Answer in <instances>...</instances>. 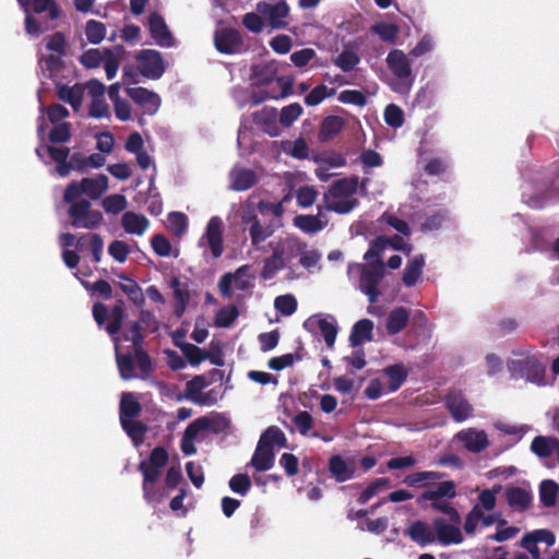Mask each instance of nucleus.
Instances as JSON below:
<instances>
[{
  "mask_svg": "<svg viewBox=\"0 0 559 559\" xmlns=\"http://www.w3.org/2000/svg\"><path fill=\"white\" fill-rule=\"evenodd\" d=\"M373 259L367 260L368 264H354L348 266V275L352 276L354 273L360 274L359 287L360 290L366 294L370 302H374L378 298L377 286L383 277V264L380 261L372 262Z\"/></svg>",
  "mask_w": 559,
  "mask_h": 559,
  "instance_id": "10",
  "label": "nucleus"
},
{
  "mask_svg": "<svg viewBox=\"0 0 559 559\" xmlns=\"http://www.w3.org/2000/svg\"><path fill=\"white\" fill-rule=\"evenodd\" d=\"M93 316L98 325L104 324L108 319L109 322L106 325V330L110 335H114L120 329L123 311L120 306H116L111 313L108 314L107 308L104 305L96 304L93 308Z\"/></svg>",
  "mask_w": 559,
  "mask_h": 559,
  "instance_id": "25",
  "label": "nucleus"
},
{
  "mask_svg": "<svg viewBox=\"0 0 559 559\" xmlns=\"http://www.w3.org/2000/svg\"><path fill=\"white\" fill-rule=\"evenodd\" d=\"M456 439L471 452H480L489 444L485 430L467 428L456 435Z\"/></svg>",
  "mask_w": 559,
  "mask_h": 559,
  "instance_id": "27",
  "label": "nucleus"
},
{
  "mask_svg": "<svg viewBox=\"0 0 559 559\" xmlns=\"http://www.w3.org/2000/svg\"><path fill=\"white\" fill-rule=\"evenodd\" d=\"M255 272L250 265H242L234 273L224 274L217 287L225 298H243L251 294L254 287Z\"/></svg>",
  "mask_w": 559,
  "mask_h": 559,
  "instance_id": "6",
  "label": "nucleus"
},
{
  "mask_svg": "<svg viewBox=\"0 0 559 559\" xmlns=\"http://www.w3.org/2000/svg\"><path fill=\"white\" fill-rule=\"evenodd\" d=\"M357 189V177L344 178L336 181L324 195L326 209L338 214L350 212L357 205L355 198Z\"/></svg>",
  "mask_w": 559,
  "mask_h": 559,
  "instance_id": "5",
  "label": "nucleus"
},
{
  "mask_svg": "<svg viewBox=\"0 0 559 559\" xmlns=\"http://www.w3.org/2000/svg\"><path fill=\"white\" fill-rule=\"evenodd\" d=\"M207 385L209 382L204 376H197L187 383L186 394L191 401L202 403L201 392Z\"/></svg>",
  "mask_w": 559,
  "mask_h": 559,
  "instance_id": "58",
  "label": "nucleus"
},
{
  "mask_svg": "<svg viewBox=\"0 0 559 559\" xmlns=\"http://www.w3.org/2000/svg\"><path fill=\"white\" fill-rule=\"evenodd\" d=\"M289 199L290 194L288 193L277 203L260 201L255 204L253 201L247 200L243 204L239 205L238 214L241 224L249 234L251 245L257 250H263L264 242L275 231V226L271 223H263L259 214L271 213L275 217H281L284 213V202H287Z\"/></svg>",
  "mask_w": 559,
  "mask_h": 559,
  "instance_id": "1",
  "label": "nucleus"
},
{
  "mask_svg": "<svg viewBox=\"0 0 559 559\" xmlns=\"http://www.w3.org/2000/svg\"><path fill=\"white\" fill-rule=\"evenodd\" d=\"M70 136L71 131L69 122L53 124V128L49 132V141L51 144H40L36 148V154L43 162L57 163L56 171L61 177L68 176L71 171L72 167L67 163L70 151L67 147L56 146V144L68 142Z\"/></svg>",
  "mask_w": 559,
  "mask_h": 559,
  "instance_id": "2",
  "label": "nucleus"
},
{
  "mask_svg": "<svg viewBox=\"0 0 559 559\" xmlns=\"http://www.w3.org/2000/svg\"><path fill=\"white\" fill-rule=\"evenodd\" d=\"M121 61H122V51L121 50H106L104 52L102 63L104 64L106 78L108 80H111L116 76Z\"/></svg>",
  "mask_w": 559,
  "mask_h": 559,
  "instance_id": "54",
  "label": "nucleus"
},
{
  "mask_svg": "<svg viewBox=\"0 0 559 559\" xmlns=\"http://www.w3.org/2000/svg\"><path fill=\"white\" fill-rule=\"evenodd\" d=\"M424 265L425 259L423 255L411 259L403 273V283L408 287L414 286L421 276Z\"/></svg>",
  "mask_w": 559,
  "mask_h": 559,
  "instance_id": "46",
  "label": "nucleus"
},
{
  "mask_svg": "<svg viewBox=\"0 0 559 559\" xmlns=\"http://www.w3.org/2000/svg\"><path fill=\"white\" fill-rule=\"evenodd\" d=\"M166 227L177 237H181L188 227V217L183 213L173 212L167 216Z\"/></svg>",
  "mask_w": 559,
  "mask_h": 559,
  "instance_id": "57",
  "label": "nucleus"
},
{
  "mask_svg": "<svg viewBox=\"0 0 559 559\" xmlns=\"http://www.w3.org/2000/svg\"><path fill=\"white\" fill-rule=\"evenodd\" d=\"M119 288L129 297V299L135 305H142L144 301V295L140 286L131 278L119 275L118 276Z\"/></svg>",
  "mask_w": 559,
  "mask_h": 559,
  "instance_id": "49",
  "label": "nucleus"
},
{
  "mask_svg": "<svg viewBox=\"0 0 559 559\" xmlns=\"http://www.w3.org/2000/svg\"><path fill=\"white\" fill-rule=\"evenodd\" d=\"M238 314L239 312L236 306H225L217 311L214 323L218 328H228L236 321Z\"/></svg>",
  "mask_w": 559,
  "mask_h": 559,
  "instance_id": "60",
  "label": "nucleus"
},
{
  "mask_svg": "<svg viewBox=\"0 0 559 559\" xmlns=\"http://www.w3.org/2000/svg\"><path fill=\"white\" fill-rule=\"evenodd\" d=\"M170 286L173 288L174 298L176 301L175 311L178 316H181L190 301V292L188 289L187 283L181 282L177 277H173L170 281Z\"/></svg>",
  "mask_w": 559,
  "mask_h": 559,
  "instance_id": "42",
  "label": "nucleus"
},
{
  "mask_svg": "<svg viewBox=\"0 0 559 559\" xmlns=\"http://www.w3.org/2000/svg\"><path fill=\"white\" fill-rule=\"evenodd\" d=\"M25 11V29L33 36L47 31L59 11L53 0H17Z\"/></svg>",
  "mask_w": 559,
  "mask_h": 559,
  "instance_id": "3",
  "label": "nucleus"
},
{
  "mask_svg": "<svg viewBox=\"0 0 559 559\" xmlns=\"http://www.w3.org/2000/svg\"><path fill=\"white\" fill-rule=\"evenodd\" d=\"M215 46L223 53H235L241 48L240 35L230 28L217 29L214 37Z\"/></svg>",
  "mask_w": 559,
  "mask_h": 559,
  "instance_id": "30",
  "label": "nucleus"
},
{
  "mask_svg": "<svg viewBox=\"0 0 559 559\" xmlns=\"http://www.w3.org/2000/svg\"><path fill=\"white\" fill-rule=\"evenodd\" d=\"M335 88H329L324 84L313 87L305 97V104L309 107H314L321 104L324 99L335 95Z\"/></svg>",
  "mask_w": 559,
  "mask_h": 559,
  "instance_id": "56",
  "label": "nucleus"
},
{
  "mask_svg": "<svg viewBox=\"0 0 559 559\" xmlns=\"http://www.w3.org/2000/svg\"><path fill=\"white\" fill-rule=\"evenodd\" d=\"M406 535L420 547H426L436 542L433 525L424 521L413 522L406 530Z\"/></svg>",
  "mask_w": 559,
  "mask_h": 559,
  "instance_id": "29",
  "label": "nucleus"
},
{
  "mask_svg": "<svg viewBox=\"0 0 559 559\" xmlns=\"http://www.w3.org/2000/svg\"><path fill=\"white\" fill-rule=\"evenodd\" d=\"M294 225L307 234H314L328 225V218L319 211L318 215H297Z\"/></svg>",
  "mask_w": 559,
  "mask_h": 559,
  "instance_id": "33",
  "label": "nucleus"
},
{
  "mask_svg": "<svg viewBox=\"0 0 559 559\" xmlns=\"http://www.w3.org/2000/svg\"><path fill=\"white\" fill-rule=\"evenodd\" d=\"M445 516H438L432 521L436 542L442 546L459 545L463 542L461 530L462 519L455 509L443 512Z\"/></svg>",
  "mask_w": 559,
  "mask_h": 559,
  "instance_id": "9",
  "label": "nucleus"
},
{
  "mask_svg": "<svg viewBox=\"0 0 559 559\" xmlns=\"http://www.w3.org/2000/svg\"><path fill=\"white\" fill-rule=\"evenodd\" d=\"M390 246L393 249L405 251L407 254L411 252L409 246L400 237L385 238L379 237L377 238L369 247L367 252L364 255L365 260L378 259L380 254Z\"/></svg>",
  "mask_w": 559,
  "mask_h": 559,
  "instance_id": "31",
  "label": "nucleus"
},
{
  "mask_svg": "<svg viewBox=\"0 0 559 559\" xmlns=\"http://www.w3.org/2000/svg\"><path fill=\"white\" fill-rule=\"evenodd\" d=\"M229 189L246 191L258 182V175L249 168L235 166L229 171Z\"/></svg>",
  "mask_w": 559,
  "mask_h": 559,
  "instance_id": "26",
  "label": "nucleus"
},
{
  "mask_svg": "<svg viewBox=\"0 0 559 559\" xmlns=\"http://www.w3.org/2000/svg\"><path fill=\"white\" fill-rule=\"evenodd\" d=\"M390 487V481L386 478H378L372 481L359 496L358 502L365 504L378 493L386 490Z\"/></svg>",
  "mask_w": 559,
  "mask_h": 559,
  "instance_id": "62",
  "label": "nucleus"
},
{
  "mask_svg": "<svg viewBox=\"0 0 559 559\" xmlns=\"http://www.w3.org/2000/svg\"><path fill=\"white\" fill-rule=\"evenodd\" d=\"M330 472L337 481H345L354 475L355 461L353 459L345 460L340 455H334L330 460Z\"/></svg>",
  "mask_w": 559,
  "mask_h": 559,
  "instance_id": "34",
  "label": "nucleus"
},
{
  "mask_svg": "<svg viewBox=\"0 0 559 559\" xmlns=\"http://www.w3.org/2000/svg\"><path fill=\"white\" fill-rule=\"evenodd\" d=\"M508 502L514 510H525L532 502V495L524 488L513 487L507 491Z\"/></svg>",
  "mask_w": 559,
  "mask_h": 559,
  "instance_id": "48",
  "label": "nucleus"
},
{
  "mask_svg": "<svg viewBox=\"0 0 559 559\" xmlns=\"http://www.w3.org/2000/svg\"><path fill=\"white\" fill-rule=\"evenodd\" d=\"M345 121L340 116H328L325 117L320 126L319 140L321 142H328L335 138L344 128Z\"/></svg>",
  "mask_w": 559,
  "mask_h": 559,
  "instance_id": "38",
  "label": "nucleus"
},
{
  "mask_svg": "<svg viewBox=\"0 0 559 559\" xmlns=\"http://www.w3.org/2000/svg\"><path fill=\"white\" fill-rule=\"evenodd\" d=\"M126 340L132 342V347L135 352V360L130 355H122L120 349V343L119 340L115 338L116 344V357H117V365L120 372V376L124 380H129L135 377L134 373V366L136 365L143 370H147L150 362L147 357L138 350V346L141 340V334L139 331V326L136 324H133L130 328V331L126 334Z\"/></svg>",
  "mask_w": 559,
  "mask_h": 559,
  "instance_id": "7",
  "label": "nucleus"
},
{
  "mask_svg": "<svg viewBox=\"0 0 559 559\" xmlns=\"http://www.w3.org/2000/svg\"><path fill=\"white\" fill-rule=\"evenodd\" d=\"M441 475L437 472H417L405 477L404 483L414 488L428 489L440 480Z\"/></svg>",
  "mask_w": 559,
  "mask_h": 559,
  "instance_id": "43",
  "label": "nucleus"
},
{
  "mask_svg": "<svg viewBox=\"0 0 559 559\" xmlns=\"http://www.w3.org/2000/svg\"><path fill=\"white\" fill-rule=\"evenodd\" d=\"M206 432L211 431L219 433L226 430L229 426V420L219 414L200 417Z\"/></svg>",
  "mask_w": 559,
  "mask_h": 559,
  "instance_id": "61",
  "label": "nucleus"
},
{
  "mask_svg": "<svg viewBox=\"0 0 559 559\" xmlns=\"http://www.w3.org/2000/svg\"><path fill=\"white\" fill-rule=\"evenodd\" d=\"M148 28L157 45L163 47H170L173 45L170 33L162 16L156 13L151 14L148 17Z\"/></svg>",
  "mask_w": 559,
  "mask_h": 559,
  "instance_id": "32",
  "label": "nucleus"
},
{
  "mask_svg": "<svg viewBox=\"0 0 559 559\" xmlns=\"http://www.w3.org/2000/svg\"><path fill=\"white\" fill-rule=\"evenodd\" d=\"M127 199L122 194L108 195L102 202L105 212L109 214L120 213L127 207Z\"/></svg>",
  "mask_w": 559,
  "mask_h": 559,
  "instance_id": "64",
  "label": "nucleus"
},
{
  "mask_svg": "<svg viewBox=\"0 0 559 559\" xmlns=\"http://www.w3.org/2000/svg\"><path fill=\"white\" fill-rule=\"evenodd\" d=\"M493 515H486L479 506H475L466 516L464 530L467 534H473L480 523L485 526H489L493 524Z\"/></svg>",
  "mask_w": 559,
  "mask_h": 559,
  "instance_id": "45",
  "label": "nucleus"
},
{
  "mask_svg": "<svg viewBox=\"0 0 559 559\" xmlns=\"http://www.w3.org/2000/svg\"><path fill=\"white\" fill-rule=\"evenodd\" d=\"M128 96L141 107L144 114L154 115L160 106L159 96L144 87H128Z\"/></svg>",
  "mask_w": 559,
  "mask_h": 559,
  "instance_id": "23",
  "label": "nucleus"
},
{
  "mask_svg": "<svg viewBox=\"0 0 559 559\" xmlns=\"http://www.w3.org/2000/svg\"><path fill=\"white\" fill-rule=\"evenodd\" d=\"M447 406L454 419L457 421L466 419L472 413L471 405L460 393L456 392L449 394Z\"/></svg>",
  "mask_w": 559,
  "mask_h": 559,
  "instance_id": "39",
  "label": "nucleus"
},
{
  "mask_svg": "<svg viewBox=\"0 0 559 559\" xmlns=\"http://www.w3.org/2000/svg\"><path fill=\"white\" fill-rule=\"evenodd\" d=\"M168 460L167 452L162 448H155L148 460L140 464V469L143 473V491L145 500L148 503L156 504L164 500L166 493L164 491L155 490L154 484L160 476L163 467Z\"/></svg>",
  "mask_w": 559,
  "mask_h": 559,
  "instance_id": "4",
  "label": "nucleus"
},
{
  "mask_svg": "<svg viewBox=\"0 0 559 559\" xmlns=\"http://www.w3.org/2000/svg\"><path fill=\"white\" fill-rule=\"evenodd\" d=\"M61 58L62 56L41 51L39 58V68L41 72L46 76L52 78L62 68Z\"/></svg>",
  "mask_w": 559,
  "mask_h": 559,
  "instance_id": "51",
  "label": "nucleus"
},
{
  "mask_svg": "<svg viewBox=\"0 0 559 559\" xmlns=\"http://www.w3.org/2000/svg\"><path fill=\"white\" fill-rule=\"evenodd\" d=\"M359 62L358 53L350 47H344L342 52L333 59V63L344 72L354 70Z\"/></svg>",
  "mask_w": 559,
  "mask_h": 559,
  "instance_id": "50",
  "label": "nucleus"
},
{
  "mask_svg": "<svg viewBox=\"0 0 559 559\" xmlns=\"http://www.w3.org/2000/svg\"><path fill=\"white\" fill-rule=\"evenodd\" d=\"M286 263H284L274 253L271 257L264 260L263 269L261 272V277L265 281L273 278L276 273L284 267H286Z\"/></svg>",
  "mask_w": 559,
  "mask_h": 559,
  "instance_id": "63",
  "label": "nucleus"
},
{
  "mask_svg": "<svg viewBox=\"0 0 559 559\" xmlns=\"http://www.w3.org/2000/svg\"><path fill=\"white\" fill-rule=\"evenodd\" d=\"M108 190V178L105 175H96L92 178H84L80 182H72L64 191L66 202H72L86 194L91 199H98Z\"/></svg>",
  "mask_w": 559,
  "mask_h": 559,
  "instance_id": "11",
  "label": "nucleus"
},
{
  "mask_svg": "<svg viewBox=\"0 0 559 559\" xmlns=\"http://www.w3.org/2000/svg\"><path fill=\"white\" fill-rule=\"evenodd\" d=\"M259 442L263 445H269L274 451L275 448H283L285 445L286 438L280 428L270 427L260 437Z\"/></svg>",
  "mask_w": 559,
  "mask_h": 559,
  "instance_id": "55",
  "label": "nucleus"
},
{
  "mask_svg": "<svg viewBox=\"0 0 559 559\" xmlns=\"http://www.w3.org/2000/svg\"><path fill=\"white\" fill-rule=\"evenodd\" d=\"M253 122L270 136H278L282 132L278 114L273 107H264L252 115Z\"/></svg>",
  "mask_w": 559,
  "mask_h": 559,
  "instance_id": "24",
  "label": "nucleus"
},
{
  "mask_svg": "<svg viewBox=\"0 0 559 559\" xmlns=\"http://www.w3.org/2000/svg\"><path fill=\"white\" fill-rule=\"evenodd\" d=\"M257 11L267 19L273 28H282L286 25L285 19L289 13V7L285 1H280L274 4L259 2L257 4Z\"/></svg>",
  "mask_w": 559,
  "mask_h": 559,
  "instance_id": "22",
  "label": "nucleus"
},
{
  "mask_svg": "<svg viewBox=\"0 0 559 559\" xmlns=\"http://www.w3.org/2000/svg\"><path fill=\"white\" fill-rule=\"evenodd\" d=\"M559 493V485L551 480H543L539 486L540 502L545 507H554L557 502Z\"/></svg>",
  "mask_w": 559,
  "mask_h": 559,
  "instance_id": "53",
  "label": "nucleus"
},
{
  "mask_svg": "<svg viewBox=\"0 0 559 559\" xmlns=\"http://www.w3.org/2000/svg\"><path fill=\"white\" fill-rule=\"evenodd\" d=\"M304 328L311 333H320L326 345L333 347L337 334L336 320L329 314H313L304 322Z\"/></svg>",
  "mask_w": 559,
  "mask_h": 559,
  "instance_id": "17",
  "label": "nucleus"
},
{
  "mask_svg": "<svg viewBox=\"0 0 559 559\" xmlns=\"http://www.w3.org/2000/svg\"><path fill=\"white\" fill-rule=\"evenodd\" d=\"M122 227L128 234L142 236L148 228L147 218L134 212H126L121 219Z\"/></svg>",
  "mask_w": 559,
  "mask_h": 559,
  "instance_id": "40",
  "label": "nucleus"
},
{
  "mask_svg": "<svg viewBox=\"0 0 559 559\" xmlns=\"http://www.w3.org/2000/svg\"><path fill=\"white\" fill-rule=\"evenodd\" d=\"M313 160L317 165L316 175L322 181L329 180L334 175V169L341 168L346 164L345 157L334 151L320 153L314 156Z\"/></svg>",
  "mask_w": 559,
  "mask_h": 559,
  "instance_id": "19",
  "label": "nucleus"
},
{
  "mask_svg": "<svg viewBox=\"0 0 559 559\" xmlns=\"http://www.w3.org/2000/svg\"><path fill=\"white\" fill-rule=\"evenodd\" d=\"M406 378V370L403 365H393L383 370L382 382L388 392L396 391Z\"/></svg>",
  "mask_w": 559,
  "mask_h": 559,
  "instance_id": "41",
  "label": "nucleus"
},
{
  "mask_svg": "<svg viewBox=\"0 0 559 559\" xmlns=\"http://www.w3.org/2000/svg\"><path fill=\"white\" fill-rule=\"evenodd\" d=\"M386 64L392 73L388 81L393 91L397 93H408L414 79L412 76V66L408 57L403 50L393 49L388 53Z\"/></svg>",
  "mask_w": 559,
  "mask_h": 559,
  "instance_id": "8",
  "label": "nucleus"
},
{
  "mask_svg": "<svg viewBox=\"0 0 559 559\" xmlns=\"http://www.w3.org/2000/svg\"><path fill=\"white\" fill-rule=\"evenodd\" d=\"M304 112L302 107L297 104H290L282 108L278 116V124L290 127Z\"/></svg>",
  "mask_w": 559,
  "mask_h": 559,
  "instance_id": "59",
  "label": "nucleus"
},
{
  "mask_svg": "<svg viewBox=\"0 0 559 559\" xmlns=\"http://www.w3.org/2000/svg\"><path fill=\"white\" fill-rule=\"evenodd\" d=\"M69 203L71 204L69 214L72 218L73 227L92 229L102 224V213L99 211L92 210L88 201L79 199Z\"/></svg>",
  "mask_w": 559,
  "mask_h": 559,
  "instance_id": "14",
  "label": "nucleus"
},
{
  "mask_svg": "<svg viewBox=\"0 0 559 559\" xmlns=\"http://www.w3.org/2000/svg\"><path fill=\"white\" fill-rule=\"evenodd\" d=\"M269 247L272 253L288 264L292 259L298 257L299 252L305 249V242L295 237H285L270 241Z\"/></svg>",
  "mask_w": 559,
  "mask_h": 559,
  "instance_id": "21",
  "label": "nucleus"
},
{
  "mask_svg": "<svg viewBox=\"0 0 559 559\" xmlns=\"http://www.w3.org/2000/svg\"><path fill=\"white\" fill-rule=\"evenodd\" d=\"M205 429L200 418L193 420L186 428L181 439V451L186 455H192L197 452L195 442L201 441L205 437Z\"/></svg>",
  "mask_w": 559,
  "mask_h": 559,
  "instance_id": "28",
  "label": "nucleus"
},
{
  "mask_svg": "<svg viewBox=\"0 0 559 559\" xmlns=\"http://www.w3.org/2000/svg\"><path fill=\"white\" fill-rule=\"evenodd\" d=\"M532 451L539 457L556 456L559 461V440L550 437H536L532 444Z\"/></svg>",
  "mask_w": 559,
  "mask_h": 559,
  "instance_id": "36",
  "label": "nucleus"
},
{
  "mask_svg": "<svg viewBox=\"0 0 559 559\" xmlns=\"http://www.w3.org/2000/svg\"><path fill=\"white\" fill-rule=\"evenodd\" d=\"M510 369L514 376L525 378L536 383H544L545 365L539 361L536 355L527 356L525 359L512 360Z\"/></svg>",
  "mask_w": 559,
  "mask_h": 559,
  "instance_id": "15",
  "label": "nucleus"
},
{
  "mask_svg": "<svg viewBox=\"0 0 559 559\" xmlns=\"http://www.w3.org/2000/svg\"><path fill=\"white\" fill-rule=\"evenodd\" d=\"M274 451L269 445L258 442L250 465L258 472L269 471L274 464Z\"/></svg>",
  "mask_w": 559,
  "mask_h": 559,
  "instance_id": "35",
  "label": "nucleus"
},
{
  "mask_svg": "<svg viewBox=\"0 0 559 559\" xmlns=\"http://www.w3.org/2000/svg\"><path fill=\"white\" fill-rule=\"evenodd\" d=\"M140 73L147 79H159L165 72L164 61L158 51L146 49L136 55Z\"/></svg>",
  "mask_w": 559,
  "mask_h": 559,
  "instance_id": "18",
  "label": "nucleus"
},
{
  "mask_svg": "<svg viewBox=\"0 0 559 559\" xmlns=\"http://www.w3.org/2000/svg\"><path fill=\"white\" fill-rule=\"evenodd\" d=\"M140 404L131 393H123L120 402V421L128 436L135 442L142 441L144 427L134 420Z\"/></svg>",
  "mask_w": 559,
  "mask_h": 559,
  "instance_id": "12",
  "label": "nucleus"
},
{
  "mask_svg": "<svg viewBox=\"0 0 559 559\" xmlns=\"http://www.w3.org/2000/svg\"><path fill=\"white\" fill-rule=\"evenodd\" d=\"M86 94V84H75L73 86H61L58 91L59 97L68 102L74 110H79Z\"/></svg>",
  "mask_w": 559,
  "mask_h": 559,
  "instance_id": "44",
  "label": "nucleus"
},
{
  "mask_svg": "<svg viewBox=\"0 0 559 559\" xmlns=\"http://www.w3.org/2000/svg\"><path fill=\"white\" fill-rule=\"evenodd\" d=\"M408 311L403 308L399 307L393 309L386 319V330L389 334H397L401 332L408 322Z\"/></svg>",
  "mask_w": 559,
  "mask_h": 559,
  "instance_id": "47",
  "label": "nucleus"
},
{
  "mask_svg": "<svg viewBox=\"0 0 559 559\" xmlns=\"http://www.w3.org/2000/svg\"><path fill=\"white\" fill-rule=\"evenodd\" d=\"M105 85L97 81L92 80L86 83V95L91 98L90 115L94 118H104L109 116V106L105 97Z\"/></svg>",
  "mask_w": 559,
  "mask_h": 559,
  "instance_id": "20",
  "label": "nucleus"
},
{
  "mask_svg": "<svg viewBox=\"0 0 559 559\" xmlns=\"http://www.w3.org/2000/svg\"><path fill=\"white\" fill-rule=\"evenodd\" d=\"M455 484L451 480L437 481L435 486L426 489L418 501H430L435 510L444 512L454 509L447 499L455 496Z\"/></svg>",
  "mask_w": 559,
  "mask_h": 559,
  "instance_id": "13",
  "label": "nucleus"
},
{
  "mask_svg": "<svg viewBox=\"0 0 559 559\" xmlns=\"http://www.w3.org/2000/svg\"><path fill=\"white\" fill-rule=\"evenodd\" d=\"M281 146L287 155L297 159H305L309 155V146L302 138L294 141H282Z\"/></svg>",
  "mask_w": 559,
  "mask_h": 559,
  "instance_id": "52",
  "label": "nucleus"
},
{
  "mask_svg": "<svg viewBox=\"0 0 559 559\" xmlns=\"http://www.w3.org/2000/svg\"><path fill=\"white\" fill-rule=\"evenodd\" d=\"M373 322L369 319L357 321L349 335V342L353 347L360 346L365 342L372 340Z\"/></svg>",
  "mask_w": 559,
  "mask_h": 559,
  "instance_id": "37",
  "label": "nucleus"
},
{
  "mask_svg": "<svg viewBox=\"0 0 559 559\" xmlns=\"http://www.w3.org/2000/svg\"><path fill=\"white\" fill-rule=\"evenodd\" d=\"M199 246L203 249H210L213 258H218L223 253V221L218 216H213L205 228L203 236L199 240Z\"/></svg>",
  "mask_w": 559,
  "mask_h": 559,
  "instance_id": "16",
  "label": "nucleus"
}]
</instances>
